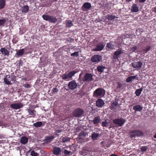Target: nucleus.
<instances>
[{
  "label": "nucleus",
  "instance_id": "864d4df0",
  "mask_svg": "<svg viewBox=\"0 0 156 156\" xmlns=\"http://www.w3.org/2000/svg\"><path fill=\"white\" fill-rule=\"evenodd\" d=\"M84 134V133L81 132L79 136L80 137V136H82V135H83Z\"/></svg>",
  "mask_w": 156,
  "mask_h": 156
},
{
  "label": "nucleus",
  "instance_id": "cd10ccee",
  "mask_svg": "<svg viewBox=\"0 0 156 156\" xmlns=\"http://www.w3.org/2000/svg\"><path fill=\"white\" fill-rule=\"evenodd\" d=\"M99 136V134L97 133L94 132L91 134L92 138L94 140H97Z\"/></svg>",
  "mask_w": 156,
  "mask_h": 156
},
{
  "label": "nucleus",
  "instance_id": "bf43d9fd",
  "mask_svg": "<svg viewBox=\"0 0 156 156\" xmlns=\"http://www.w3.org/2000/svg\"><path fill=\"white\" fill-rule=\"evenodd\" d=\"M126 0L127 2H129L131 1H132V0Z\"/></svg>",
  "mask_w": 156,
  "mask_h": 156
},
{
  "label": "nucleus",
  "instance_id": "79ce46f5",
  "mask_svg": "<svg viewBox=\"0 0 156 156\" xmlns=\"http://www.w3.org/2000/svg\"><path fill=\"white\" fill-rule=\"evenodd\" d=\"M108 125V122L105 120V121L103 122L102 123V126H107Z\"/></svg>",
  "mask_w": 156,
  "mask_h": 156
},
{
  "label": "nucleus",
  "instance_id": "4c0bfd02",
  "mask_svg": "<svg viewBox=\"0 0 156 156\" xmlns=\"http://www.w3.org/2000/svg\"><path fill=\"white\" fill-rule=\"evenodd\" d=\"M6 22V19H0V26H4Z\"/></svg>",
  "mask_w": 156,
  "mask_h": 156
},
{
  "label": "nucleus",
  "instance_id": "4468645a",
  "mask_svg": "<svg viewBox=\"0 0 156 156\" xmlns=\"http://www.w3.org/2000/svg\"><path fill=\"white\" fill-rule=\"evenodd\" d=\"M104 47V46L103 44L101 43H100L97 45L96 48L93 49V51H101L103 49Z\"/></svg>",
  "mask_w": 156,
  "mask_h": 156
},
{
  "label": "nucleus",
  "instance_id": "20e7f679",
  "mask_svg": "<svg viewBox=\"0 0 156 156\" xmlns=\"http://www.w3.org/2000/svg\"><path fill=\"white\" fill-rule=\"evenodd\" d=\"M42 18L44 20L48 21L50 23H55L57 20V18L53 16L43 15H42Z\"/></svg>",
  "mask_w": 156,
  "mask_h": 156
},
{
  "label": "nucleus",
  "instance_id": "bb28decb",
  "mask_svg": "<svg viewBox=\"0 0 156 156\" xmlns=\"http://www.w3.org/2000/svg\"><path fill=\"white\" fill-rule=\"evenodd\" d=\"M28 112L29 115H31L32 117H34L36 114V111L34 110L31 109H28Z\"/></svg>",
  "mask_w": 156,
  "mask_h": 156
},
{
  "label": "nucleus",
  "instance_id": "49530a36",
  "mask_svg": "<svg viewBox=\"0 0 156 156\" xmlns=\"http://www.w3.org/2000/svg\"><path fill=\"white\" fill-rule=\"evenodd\" d=\"M67 41L69 43L73 42L74 40V39L73 37H69L67 39Z\"/></svg>",
  "mask_w": 156,
  "mask_h": 156
},
{
  "label": "nucleus",
  "instance_id": "2f4dec72",
  "mask_svg": "<svg viewBox=\"0 0 156 156\" xmlns=\"http://www.w3.org/2000/svg\"><path fill=\"white\" fill-rule=\"evenodd\" d=\"M136 136H140L143 135V132L139 130H134Z\"/></svg>",
  "mask_w": 156,
  "mask_h": 156
},
{
  "label": "nucleus",
  "instance_id": "09e8293b",
  "mask_svg": "<svg viewBox=\"0 0 156 156\" xmlns=\"http://www.w3.org/2000/svg\"><path fill=\"white\" fill-rule=\"evenodd\" d=\"M137 48L136 46H134L131 48L129 51L131 52H134L136 50Z\"/></svg>",
  "mask_w": 156,
  "mask_h": 156
},
{
  "label": "nucleus",
  "instance_id": "393cba45",
  "mask_svg": "<svg viewBox=\"0 0 156 156\" xmlns=\"http://www.w3.org/2000/svg\"><path fill=\"white\" fill-rule=\"evenodd\" d=\"M28 139L26 136H23L21 138L20 142L21 144H26L28 141Z\"/></svg>",
  "mask_w": 156,
  "mask_h": 156
},
{
  "label": "nucleus",
  "instance_id": "473e14b6",
  "mask_svg": "<svg viewBox=\"0 0 156 156\" xmlns=\"http://www.w3.org/2000/svg\"><path fill=\"white\" fill-rule=\"evenodd\" d=\"M29 10V8L28 5H26L24 6L22 10L23 13H27Z\"/></svg>",
  "mask_w": 156,
  "mask_h": 156
},
{
  "label": "nucleus",
  "instance_id": "c756f323",
  "mask_svg": "<svg viewBox=\"0 0 156 156\" xmlns=\"http://www.w3.org/2000/svg\"><path fill=\"white\" fill-rule=\"evenodd\" d=\"M5 5V0H0V9L4 8Z\"/></svg>",
  "mask_w": 156,
  "mask_h": 156
},
{
  "label": "nucleus",
  "instance_id": "423d86ee",
  "mask_svg": "<svg viewBox=\"0 0 156 156\" xmlns=\"http://www.w3.org/2000/svg\"><path fill=\"white\" fill-rule=\"evenodd\" d=\"M84 112L82 109L78 108L75 110L73 112V115L75 117H78L82 115Z\"/></svg>",
  "mask_w": 156,
  "mask_h": 156
},
{
  "label": "nucleus",
  "instance_id": "5701e85b",
  "mask_svg": "<svg viewBox=\"0 0 156 156\" xmlns=\"http://www.w3.org/2000/svg\"><path fill=\"white\" fill-rule=\"evenodd\" d=\"M138 6L136 4H133L131 9V11L133 12H137L138 11Z\"/></svg>",
  "mask_w": 156,
  "mask_h": 156
},
{
  "label": "nucleus",
  "instance_id": "6ab92c4d",
  "mask_svg": "<svg viewBox=\"0 0 156 156\" xmlns=\"http://www.w3.org/2000/svg\"><path fill=\"white\" fill-rule=\"evenodd\" d=\"M61 151V149L58 147H54L53 150V153L56 155H58Z\"/></svg>",
  "mask_w": 156,
  "mask_h": 156
},
{
  "label": "nucleus",
  "instance_id": "f03ea898",
  "mask_svg": "<svg viewBox=\"0 0 156 156\" xmlns=\"http://www.w3.org/2000/svg\"><path fill=\"white\" fill-rule=\"evenodd\" d=\"M15 80V76L14 75H6L4 77V81L7 85L12 84Z\"/></svg>",
  "mask_w": 156,
  "mask_h": 156
},
{
  "label": "nucleus",
  "instance_id": "aec40b11",
  "mask_svg": "<svg viewBox=\"0 0 156 156\" xmlns=\"http://www.w3.org/2000/svg\"><path fill=\"white\" fill-rule=\"evenodd\" d=\"M137 75H135L134 76H130L128 77L126 80V82L127 83H129L133 81L134 80L136 79H138L137 77Z\"/></svg>",
  "mask_w": 156,
  "mask_h": 156
},
{
  "label": "nucleus",
  "instance_id": "4be33fe9",
  "mask_svg": "<svg viewBox=\"0 0 156 156\" xmlns=\"http://www.w3.org/2000/svg\"><path fill=\"white\" fill-rule=\"evenodd\" d=\"M101 121L100 117L99 116L95 117L93 120V122L94 124H97L99 123Z\"/></svg>",
  "mask_w": 156,
  "mask_h": 156
},
{
  "label": "nucleus",
  "instance_id": "58836bf2",
  "mask_svg": "<svg viewBox=\"0 0 156 156\" xmlns=\"http://www.w3.org/2000/svg\"><path fill=\"white\" fill-rule=\"evenodd\" d=\"M70 138L69 137H63L62 139V142L63 143H65L66 142L69 141L70 140Z\"/></svg>",
  "mask_w": 156,
  "mask_h": 156
},
{
  "label": "nucleus",
  "instance_id": "13d9d810",
  "mask_svg": "<svg viewBox=\"0 0 156 156\" xmlns=\"http://www.w3.org/2000/svg\"><path fill=\"white\" fill-rule=\"evenodd\" d=\"M154 137L155 138H156V133L155 134H154Z\"/></svg>",
  "mask_w": 156,
  "mask_h": 156
},
{
  "label": "nucleus",
  "instance_id": "2eb2a0df",
  "mask_svg": "<svg viewBox=\"0 0 156 156\" xmlns=\"http://www.w3.org/2000/svg\"><path fill=\"white\" fill-rule=\"evenodd\" d=\"M0 51L2 54L4 56H8L9 55V51L5 48H1Z\"/></svg>",
  "mask_w": 156,
  "mask_h": 156
},
{
  "label": "nucleus",
  "instance_id": "f704fd0d",
  "mask_svg": "<svg viewBox=\"0 0 156 156\" xmlns=\"http://www.w3.org/2000/svg\"><path fill=\"white\" fill-rule=\"evenodd\" d=\"M118 105V103L116 101H114L111 105V109L112 110L114 109Z\"/></svg>",
  "mask_w": 156,
  "mask_h": 156
},
{
  "label": "nucleus",
  "instance_id": "5fc2aeb1",
  "mask_svg": "<svg viewBox=\"0 0 156 156\" xmlns=\"http://www.w3.org/2000/svg\"><path fill=\"white\" fill-rule=\"evenodd\" d=\"M146 0H139L140 2H145Z\"/></svg>",
  "mask_w": 156,
  "mask_h": 156
},
{
  "label": "nucleus",
  "instance_id": "052dcab7",
  "mask_svg": "<svg viewBox=\"0 0 156 156\" xmlns=\"http://www.w3.org/2000/svg\"><path fill=\"white\" fill-rule=\"evenodd\" d=\"M54 1H57L58 0H54Z\"/></svg>",
  "mask_w": 156,
  "mask_h": 156
},
{
  "label": "nucleus",
  "instance_id": "72a5a7b5",
  "mask_svg": "<svg viewBox=\"0 0 156 156\" xmlns=\"http://www.w3.org/2000/svg\"><path fill=\"white\" fill-rule=\"evenodd\" d=\"M106 47L111 49H114L115 48V46L112 44V43H108L107 44Z\"/></svg>",
  "mask_w": 156,
  "mask_h": 156
},
{
  "label": "nucleus",
  "instance_id": "a211bd4d",
  "mask_svg": "<svg viewBox=\"0 0 156 156\" xmlns=\"http://www.w3.org/2000/svg\"><path fill=\"white\" fill-rule=\"evenodd\" d=\"M55 138V137L54 136H49L45 138L44 141L46 143H50Z\"/></svg>",
  "mask_w": 156,
  "mask_h": 156
},
{
  "label": "nucleus",
  "instance_id": "37998d69",
  "mask_svg": "<svg viewBox=\"0 0 156 156\" xmlns=\"http://www.w3.org/2000/svg\"><path fill=\"white\" fill-rule=\"evenodd\" d=\"M147 149V147L146 146H142L140 147V150L142 152L146 151Z\"/></svg>",
  "mask_w": 156,
  "mask_h": 156
},
{
  "label": "nucleus",
  "instance_id": "f3484780",
  "mask_svg": "<svg viewBox=\"0 0 156 156\" xmlns=\"http://www.w3.org/2000/svg\"><path fill=\"white\" fill-rule=\"evenodd\" d=\"M24 49H22L18 50L16 53L15 56L16 58H19L22 56L24 53Z\"/></svg>",
  "mask_w": 156,
  "mask_h": 156
},
{
  "label": "nucleus",
  "instance_id": "4d7b16f0",
  "mask_svg": "<svg viewBox=\"0 0 156 156\" xmlns=\"http://www.w3.org/2000/svg\"><path fill=\"white\" fill-rule=\"evenodd\" d=\"M110 156H118V155L115 154H112Z\"/></svg>",
  "mask_w": 156,
  "mask_h": 156
},
{
  "label": "nucleus",
  "instance_id": "c9c22d12",
  "mask_svg": "<svg viewBox=\"0 0 156 156\" xmlns=\"http://www.w3.org/2000/svg\"><path fill=\"white\" fill-rule=\"evenodd\" d=\"M129 135L131 138H134L136 136L134 130L131 131L129 132Z\"/></svg>",
  "mask_w": 156,
  "mask_h": 156
},
{
  "label": "nucleus",
  "instance_id": "c03bdc74",
  "mask_svg": "<svg viewBox=\"0 0 156 156\" xmlns=\"http://www.w3.org/2000/svg\"><path fill=\"white\" fill-rule=\"evenodd\" d=\"M30 155L31 156H37L38 154L36 152L34 151H32L30 153Z\"/></svg>",
  "mask_w": 156,
  "mask_h": 156
},
{
  "label": "nucleus",
  "instance_id": "8fccbe9b",
  "mask_svg": "<svg viewBox=\"0 0 156 156\" xmlns=\"http://www.w3.org/2000/svg\"><path fill=\"white\" fill-rule=\"evenodd\" d=\"M23 86L27 88H28L31 87V86L28 83L24 84Z\"/></svg>",
  "mask_w": 156,
  "mask_h": 156
},
{
  "label": "nucleus",
  "instance_id": "ea45409f",
  "mask_svg": "<svg viewBox=\"0 0 156 156\" xmlns=\"http://www.w3.org/2000/svg\"><path fill=\"white\" fill-rule=\"evenodd\" d=\"M63 152L64 154L67 155H71L72 154L71 151H68L66 150H65Z\"/></svg>",
  "mask_w": 156,
  "mask_h": 156
},
{
  "label": "nucleus",
  "instance_id": "dca6fc26",
  "mask_svg": "<svg viewBox=\"0 0 156 156\" xmlns=\"http://www.w3.org/2000/svg\"><path fill=\"white\" fill-rule=\"evenodd\" d=\"M143 62H134L132 63V66L134 68L140 67L142 65Z\"/></svg>",
  "mask_w": 156,
  "mask_h": 156
},
{
  "label": "nucleus",
  "instance_id": "7c9ffc66",
  "mask_svg": "<svg viewBox=\"0 0 156 156\" xmlns=\"http://www.w3.org/2000/svg\"><path fill=\"white\" fill-rule=\"evenodd\" d=\"M105 68V66L101 65L97 67V70L99 72H102L104 71Z\"/></svg>",
  "mask_w": 156,
  "mask_h": 156
},
{
  "label": "nucleus",
  "instance_id": "6e6d98bb",
  "mask_svg": "<svg viewBox=\"0 0 156 156\" xmlns=\"http://www.w3.org/2000/svg\"><path fill=\"white\" fill-rule=\"evenodd\" d=\"M62 132L61 130H58L56 131V132L57 133H60Z\"/></svg>",
  "mask_w": 156,
  "mask_h": 156
},
{
  "label": "nucleus",
  "instance_id": "412c9836",
  "mask_svg": "<svg viewBox=\"0 0 156 156\" xmlns=\"http://www.w3.org/2000/svg\"><path fill=\"white\" fill-rule=\"evenodd\" d=\"M105 18L106 20H114L116 17L115 15L108 14L106 16Z\"/></svg>",
  "mask_w": 156,
  "mask_h": 156
},
{
  "label": "nucleus",
  "instance_id": "b1692460",
  "mask_svg": "<svg viewBox=\"0 0 156 156\" xmlns=\"http://www.w3.org/2000/svg\"><path fill=\"white\" fill-rule=\"evenodd\" d=\"M66 27L68 28H70L73 26V21L70 20H66Z\"/></svg>",
  "mask_w": 156,
  "mask_h": 156
},
{
  "label": "nucleus",
  "instance_id": "f8f14e48",
  "mask_svg": "<svg viewBox=\"0 0 156 156\" xmlns=\"http://www.w3.org/2000/svg\"><path fill=\"white\" fill-rule=\"evenodd\" d=\"M77 84L76 82L74 80H73L69 82L68 84V87L71 90H73L75 89L77 87Z\"/></svg>",
  "mask_w": 156,
  "mask_h": 156
},
{
  "label": "nucleus",
  "instance_id": "6e6552de",
  "mask_svg": "<svg viewBox=\"0 0 156 156\" xmlns=\"http://www.w3.org/2000/svg\"><path fill=\"white\" fill-rule=\"evenodd\" d=\"M83 81L89 82L93 80L92 75L90 73H86L82 78Z\"/></svg>",
  "mask_w": 156,
  "mask_h": 156
},
{
  "label": "nucleus",
  "instance_id": "a19ab883",
  "mask_svg": "<svg viewBox=\"0 0 156 156\" xmlns=\"http://www.w3.org/2000/svg\"><path fill=\"white\" fill-rule=\"evenodd\" d=\"M122 85L120 83H118L117 84V89L119 90H120L122 88Z\"/></svg>",
  "mask_w": 156,
  "mask_h": 156
},
{
  "label": "nucleus",
  "instance_id": "7ed1b4c3",
  "mask_svg": "<svg viewBox=\"0 0 156 156\" xmlns=\"http://www.w3.org/2000/svg\"><path fill=\"white\" fill-rule=\"evenodd\" d=\"M76 72L75 71H71L68 74H63L62 76V79L66 81H69L72 80V76L76 73Z\"/></svg>",
  "mask_w": 156,
  "mask_h": 156
},
{
  "label": "nucleus",
  "instance_id": "0eeeda50",
  "mask_svg": "<svg viewBox=\"0 0 156 156\" xmlns=\"http://www.w3.org/2000/svg\"><path fill=\"white\" fill-rule=\"evenodd\" d=\"M102 60V57L99 55H96L92 56L91 58L93 62H98Z\"/></svg>",
  "mask_w": 156,
  "mask_h": 156
},
{
  "label": "nucleus",
  "instance_id": "3c124183",
  "mask_svg": "<svg viewBox=\"0 0 156 156\" xmlns=\"http://www.w3.org/2000/svg\"><path fill=\"white\" fill-rule=\"evenodd\" d=\"M52 91L53 92L55 93V92H58V90L56 88H54L52 89Z\"/></svg>",
  "mask_w": 156,
  "mask_h": 156
},
{
  "label": "nucleus",
  "instance_id": "a878e982",
  "mask_svg": "<svg viewBox=\"0 0 156 156\" xmlns=\"http://www.w3.org/2000/svg\"><path fill=\"white\" fill-rule=\"evenodd\" d=\"M133 109L136 111H140L143 109V107L140 105L134 106L133 107Z\"/></svg>",
  "mask_w": 156,
  "mask_h": 156
},
{
  "label": "nucleus",
  "instance_id": "f257e3e1",
  "mask_svg": "<svg viewBox=\"0 0 156 156\" xmlns=\"http://www.w3.org/2000/svg\"><path fill=\"white\" fill-rule=\"evenodd\" d=\"M105 91L102 88L97 89L93 93V97L94 98H102L105 94Z\"/></svg>",
  "mask_w": 156,
  "mask_h": 156
},
{
  "label": "nucleus",
  "instance_id": "39448f33",
  "mask_svg": "<svg viewBox=\"0 0 156 156\" xmlns=\"http://www.w3.org/2000/svg\"><path fill=\"white\" fill-rule=\"evenodd\" d=\"M125 122L126 120L122 118L115 119L113 121L114 123L119 127L122 126Z\"/></svg>",
  "mask_w": 156,
  "mask_h": 156
},
{
  "label": "nucleus",
  "instance_id": "c85d7f7f",
  "mask_svg": "<svg viewBox=\"0 0 156 156\" xmlns=\"http://www.w3.org/2000/svg\"><path fill=\"white\" fill-rule=\"evenodd\" d=\"M143 90V88L142 87L136 90L135 93V94H136V96H139L140 95L141 92Z\"/></svg>",
  "mask_w": 156,
  "mask_h": 156
},
{
  "label": "nucleus",
  "instance_id": "de8ad7c7",
  "mask_svg": "<svg viewBox=\"0 0 156 156\" xmlns=\"http://www.w3.org/2000/svg\"><path fill=\"white\" fill-rule=\"evenodd\" d=\"M150 49V47L149 46H147L145 49H143V51L146 52L148 51Z\"/></svg>",
  "mask_w": 156,
  "mask_h": 156
},
{
  "label": "nucleus",
  "instance_id": "e433bc0d",
  "mask_svg": "<svg viewBox=\"0 0 156 156\" xmlns=\"http://www.w3.org/2000/svg\"><path fill=\"white\" fill-rule=\"evenodd\" d=\"M42 124L41 122H38L34 123V126L36 127H41L42 126Z\"/></svg>",
  "mask_w": 156,
  "mask_h": 156
},
{
  "label": "nucleus",
  "instance_id": "9b49d317",
  "mask_svg": "<svg viewBox=\"0 0 156 156\" xmlns=\"http://www.w3.org/2000/svg\"><path fill=\"white\" fill-rule=\"evenodd\" d=\"M23 104L21 103H14L11 104L10 107L14 109H19L23 106Z\"/></svg>",
  "mask_w": 156,
  "mask_h": 156
},
{
  "label": "nucleus",
  "instance_id": "ddd939ff",
  "mask_svg": "<svg viewBox=\"0 0 156 156\" xmlns=\"http://www.w3.org/2000/svg\"><path fill=\"white\" fill-rule=\"evenodd\" d=\"M105 104L104 101L100 98L97 99L96 101V106L99 108L103 107Z\"/></svg>",
  "mask_w": 156,
  "mask_h": 156
},
{
  "label": "nucleus",
  "instance_id": "1a4fd4ad",
  "mask_svg": "<svg viewBox=\"0 0 156 156\" xmlns=\"http://www.w3.org/2000/svg\"><path fill=\"white\" fill-rule=\"evenodd\" d=\"M123 52L121 49H118L114 52L113 58L114 59H118L119 58L120 55Z\"/></svg>",
  "mask_w": 156,
  "mask_h": 156
},
{
  "label": "nucleus",
  "instance_id": "9d476101",
  "mask_svg": "<svg viewBox=\"0 0 156 156\" xmlns=\"http://www.w3.org/2000/svg\"><path fill=\"white\" fill-rule=\"evenodd\" d=\"M91 7V4L88 2L84 3L81 7V9L83 11H86L90 9Z\"/></svg>",
  "mask_w": 156,
  "mask_h": 156
},
{
  "label": "nucleus",
  "instance_id": "603ef678",
  "mask_svg": "<svg viewBox=\"0 0 156 156\" xmlns=\"http://www.w3.org/2000/svg\"><path fill=\"white\" fill-rule=\"evenodd\" d=\"M153 11L156 13V6L152 8Z\"/></svg>",
  "mask_w": 156,
  "mask_h": 156
},
{
  "label": "nucleus",
  "instance_id": "a18cd8bd",
  "mask_svg": "<svg viewBox=\"0 0 156 156\" xmlns=\"http://www.w3.org/2000/svg\"><path fill=\"white\" fill-rule=\"evenodd\" d=\"M79 51H75L74 52L72 53L71 55V56H77L79 55Z\"/></svg>",
  "mask_w": 156,
  "mask_h": 156
}]
</instances>
